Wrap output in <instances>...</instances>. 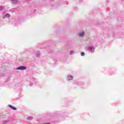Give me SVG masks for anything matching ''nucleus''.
Wrapping results in <instances>:
<instances>
[{
    "instance_id": "nucleus-1",
    "label": "nucleus",
    "mask_w": 124,
    "mask_h": 124,
    "mask_svg": "<svg viewBox=\"0 0 124 124\" xmlns=\"http://www.w3.org/2000/svg\"><path fill=\"white\" fill-rule=\"evenodd\" d=\"M27 67L24 66H21L16 68V70H26Z\"/></svg>"
},
{
    "instance_id": "nucleus-2",
    "label": "nucleus",
    "mask_w": 124,
    "mask_h": 124,
    "mask_svg": "<svg viewBox=\"0 0 124 124\" xmlns=\"http://www.w3.org/2000/svg\"><path fill=\"white\" fill-rule=\"evenodd\" d=\"M88 51H89V52H91V53H93V52H94V48L92 46H89L88 48Z\"/></svg>"
},
{
    "instance_id": "nucleus-3",
    "label": "nucleus",
    "mask_w": 124,
    "mask_h": 124,
    "mask_svg": "<svg viewBox=\"0 0 124 124\" xmlns=\"http://www.w3.org/2000/svg\"><path fill=\"white\" fill-rule=\"evenodd\" d=\"M78 36L80 37H83L85 36V32L84 31H81L79 33Z\"/></svg>"
},
{
    "instance_id": "nucleus-4",
    "label": "nucleus",
    "mask_w": 124,
    "mask_h": 124,
    "mask_svg": "<svg viewBox=\"0 0 124 124\" xmlns=\"http://www.w3.org/2000/svg\"><path fill=\"white\" fill-rule=\"evenodd\" d=\"M67 78H68V80L69 81H70V80H72V79H73V77L71 76H69L68 75L67 76Z\"/></svg>"
},
{
    "instance_id": "nucleus-5",
    "label": "nucleus",
    "mask_w": 124,
    "mask_h": 124,
    "mask_svg": "<svg viewBox=\"0 0 124 124\" xmlns=\"http://www.w3.org/2000/svg\"><path fill=\"white\" fill-rule=\"evenodd\" d=\"M9 107H10V108H11L13 110H15V111H16V110H17V108L9 105Z\"/></svg>"
},
{
    "instance_id": "nucleus-6",
    "label": "nucleus",
    "mask_w": 124,
    "mask_h": 124,
    "mask_svg": "<svg viewBox=\"0 0 124 124\" xmlns=\"http://www.w3.org/2000/svg\"><path fill=\"white\" fill-rule=\"evenodd\" d=\"M6 17L7 18H9L10 17V15L9 14H6L5 16H3V18L4 19Z\"/></svg>"
},
{
    "instance_id": "nucleus-7",
    "label": "nucleus",
    "mask_w": 124,
    "mask_h": 124,
    "mask_svg": "<svg viewBox=\"0 0 124 124\" xmlns=\"http://www.w3.org/2000/svg\"><path fill=\"white\" fill-rule=\"evenodd\" d=\"M13 3H17L18 2V0H11Z\"/></svg>"
},
{
    "instance_id": "nucleus-8",
    "label": "nucleus",
    "mask_w": 124,
    "mask_h": 124,
    "mask_svg": "<svg viewBox=\"0 0 124 124\" xmlns=\"http://www.w3.org/2000/svg\"><path fill=\"white\" fill-rule=\"evenodd\" d=\"M27 120H29L30 121H31L32 120V117L31 116H29L27 118Z\"/></svg>"
},
{
    "instance_id": "nucleus-9",
    "label": "nucleus",
    "mask_w": 124,
    "mask_h": 124,
    "mask_svg": "<svg viewBox=\"0 0 124 124\" xmlns=\"http://www.w3.org/2000/svg\"><path fill=\"white\" fill-rule=\"evenodd\" d=\"M4 7L3 6H0V11H1V10H3Z\"/></svg>"
},
{
    "instance_id": "nucleus-10",
    "label": "nucleus",
    "mask_w": 124,
    "mask_h": 124,
    "mask_svg": "<svg viewBox=\"0 0 124 124\" xmlns=\"http://www.w3.org/2000/svg\"><path fill=\"white\" fill-rule=\"evenodd\" d=\"M73 54H74V51L73 50H71L70 52V55H73Z\"/></svg>"
},
{
    "instance_id": "nucleus-11",
    "label": "nucleus",
    "mask_w": 124,
    "mask_h": 124,
    "mask_svg": "<svg viewBox=\"0 0 124 124\" xmlns=\"http://www.w3.org/2000/svg\"><path fill=\"white\" fill-rule=\"evenodd\" d=\"M81 56H85V52H81Z\"/></svg>"
},
{
    "instance_id": "nucleus-12",
    "label": "nucleus",
    "mask_w": 124,
    "mask_h": 124,
    "mask_svg": "<svg viewBox=\"0 0 124 124\" xmlns=\"http://www.w3.org/2000/svg\"><path fill=\"white\" fill-rule=\"evenodd\" d=\"M83 0H79V1H82Z\"/></svg>"
}]
</instances>
